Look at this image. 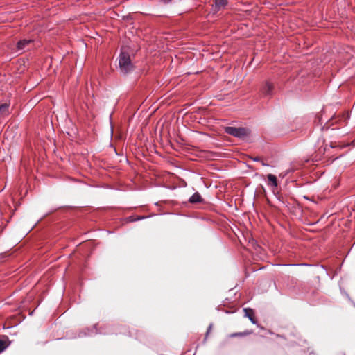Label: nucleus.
<instances>
[{"mask_svg":"<svg viewBox=\"0 0 355 355\" xmlns=\"http://www.w3.org/2000/svg\"><path fill=\"white\" fill-rule=\"evenodd\" d=\"M119 69L121 73L126 74L133 69V64L128 53L122 52L119 59Z\"/></svg>","mask_w":355,"mask_h":355,"instance_id":"obj_1","label":"nucleus"},{"mask_svg":"<svg viewBox=\"0 0 355 355\" xmlns=\"http://www.w3.org/2000/svg\"><path fill=\"white\" fill-rule=\"evenodd\" d=\"M225 132L228 135L242 139H245V138L248 137L250 135V130L248 128L243 127H226L225 129Z\"/></svg>","mask_w":355,"mask_h":355,"instance_id":"obj_2","label":"nucleus"},{"mask_svg":"<svg viewBox=\"0 0 355 355\" xmlns=\"http://www.w3.org/2000/svg\"><path fill=\"white\" fill-rule=\"evenodd\" d=\"M33 42L31 40L24 39L19 41L17 44V48L19 51H25L28 49L27 46Z\"/></svg>","mask_w":355,"mask_h":355,"instance_id":"obj_3","label":"nucleus"},{"mask_svg":"<svg viewBox=\"0 0 355 355\" xmlns=\"http://www.w3.org/2000/svg\"><path fill=\"white\" fill-rule=\"evenodd\" d=\"M273 89V85L271 83L266 81L262 87L261 92L264 96H269L272 94Z\"/></svg>","mask_w":355,"mask_h":355,"instance_id":"obj_4","label":"nucleus"},{"mask_svg":"<svg viewBox=\"0 0 355 355\" xmlns=\"http://www.w3.org/2000/svg\"><path fill=\"white\" fill-rule=\"evenodd\" d=\"M227 3V0H214V10L218 11L224 8Z\"/></svg>","mask_w":355,"mask_h":355,"instance_id":"obj_5","label":"nucleus"},{"mask_svg":"<svg viewBox=\"0 0 355 355\" xmlns=\"http://www.w3.org/2000/svg\"><path fill=\"white\" fill-rule=\"evenodd\" d=\"M244 312H245V316L248 318L249 320L253 323V324H256V320L254 319L253 318V315H254V311L252 309H250V308H245L243 309Z\"/></svg>","mask_w":355,"mask_h":355,"instance_id":"obj_6","label":"nucleus"},{"mask_svg":"<svg viewBox=\"0 0 355 355\" xmlns=\"http://www.w3.org/2000/svg\"><path fill=\"white\" fill-rule=\"evenodd\" d=\"M267 178L268 180V185L272 187H277V180L275 175L272 174H268L267 175Z\"/></svg>","mask_w":355,"mask_h":355,"instance_id":"obj_7","label":"nucleus"},{"mask_svg":"<svg viewBox=\"0 0 355 355\" xmlns=\"http://www.w3.org/2000/svg\"><path fill=\"white\" fill-rule=\"evenodd\" d=\"M202 200V197L198 192L193 193L189 199V201L191 203L200 202Z\"/></svg>","mask_w":355,"mask_h":355,"instance_id":"obj_8","label":"nucleus"},{"mask_svg":"<svg viewBox=\"0 0 355 355\" xmlns=\"http://www.w3.org/2000/svg\"><path fill=\"white\" fill-rule=\"evenodd\" d=\"M9 105L7 103L0 105V116H4L8 114Z\"/></svg>","mask_w":355,"mask_h":355,"instance_id":"obj_9","label":"nucleus"},{"mask_svg":"<svg viewBox=\"0 0 355 355\" xmlns=\"http://www.w3.org/2000/svg\"><path fill=\"white\" fill-rule=\"evenodd\" d=\"M7 347V345L4 340H0V353L4 351Z\"/></svg>","mask_w":355,"mask_h":355,"instance_id":"obj_10","label":"nucleus"},{"mask_svg":"<svg viewBox=\"0 0 355 355\" xmlns=\"http://www.w3.org/2000/svg\"><path fill=\"white\" fill-rule=\"evenodd\" d=\"M145 218L144 216H141V217H139V218H137V219H135V218H132V217H130V218H129V221L132 222V221H135V220H141V219H143V218Z\"/></svg>","mask_w":355,"mask_h":355,"instance_id":"obj_11","label":"nucleus"},{"mask_svg":"<svg viewBox=\"0 0 355 355\" xmlns=\"http://www.w3.org/2000/svg\"><path fill=\"white\" fill-rule=\"evenodd\" d=\"M246 334L245 333H236V334H233L231 335V337H235V336H243V335H245Z\"/></svg>","mask_w":355,"mask_h":355,"instance_id":"obj_12","label":"nucleus"},{"mask_svg":"<svg viewBox=\"0 0 355 355\" xmlns=\"http://www.w3.org/2000/svg\"><path fill=\"white\" fill-rule=\"evenodd\" d=\"M253 160L254 162H259L261 160V158L259 157H256L253 158Z\"/></svg>","mask_w":355,"mask_h":355,"instance_id":"obj_13","label":"nucleus"},{"mask_svg":"<svg viewBox=\"0 0 355 355\" xmlns=\"http://www.w3.org/2000/svg\"><path fill=\"white\" fill-rule=\"evenodd\" d=\"M165 3H169L171 0H162Z\"/></svg>","mask_w":355,"mask_h":355,"instance_id":"obj_14","label":"nucleus"},{"mask_svg":"<svg viewBox=\"0 0 355 355\" xmlns=\"http://www.w3.org/2000/svg\"><path fill=\"white\" fill-rule=\"evenodd\" d=\"M211 325H210V326L209 327V329H208V331H207V334H208V333H209V331L211 329Z\"/></svg>","mask_w":355,"mask_h":355,"instance_id":"obj_15","label":"nucleus"},{"mask_svg":"<svg viewBox=\"0 0 355 355\" xmlns=\"http://www.w3.org/2000/svg\"><path fill=\"white\" fill-rule=\"evenodd\" d=\"M262 164H263V166H268V164H266V163H262Z\"/></svg>","mask_w":355,"mask_h":355,"instance_id":"obj_16","label":"nucleus"}]
</instances>
